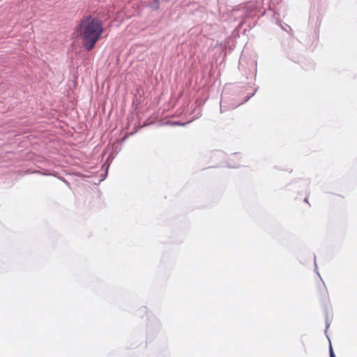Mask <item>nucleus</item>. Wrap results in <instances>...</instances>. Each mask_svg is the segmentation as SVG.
Masks as SVG:
<instances>
[{"label":"nucleus","mask_w":357,"mask_h":357,"mask_svg":"<svg viewBox=\"0 0 357 357\" xmlns=\"http://www.w3.org/2000/svg\"><path fill=\"white\" fill-rule=\"evenodd\" d=\"M76 32L77 37L82 40L83 47L91 51L101 38L103 24L100 19L88 15L81 19L76 27Z\"/></svg>","instance_id":"obj_1"},{"label":"nucleus","mask_w":357,"mask_h":357,"mask_svg":"<svg viewBox=\"0 0 357 357\" xmlns=\"http://www.w3.org/2000/svg\"><path fill=\"white\" fill-rule=\"evenodd\" d=\"M330 357H335L331 344H330Z\"/></svg>","instance_id":"obj_2"}]
</instances>
